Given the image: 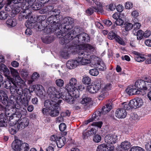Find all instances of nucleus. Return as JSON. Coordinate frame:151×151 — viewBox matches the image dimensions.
<instances>
[{
    "label": "nucleus",
    "instance_id": "obj_1",
    "mask_svg": "<svg viewBox=\"0 0 151 151\" xmlns=\"http://www.w3.org/2000/svg\"><path fill=\"white\" fill-rule=\"evenodd\" d=\"M52 15L47 18L46 22L43 21L39 24H37V27L40 30H43L44 31L46 34H49L52 32H55L57 35L58 36L61 33L62 31L59 30L60 27V23L59 22L58 18H59L60 17L57 16L55 17L54 14H51Z\"/></svg>",
    "mask_w": 151,
    "mask_h": 151
},
{
    "label": "nucleus",
    "instance_id": "obj_2",
    "mask_svg": "<svg viewBox=\"0 0 151 151\" xmlns=\"http://www.w3.org/2000/svg\"><path fill=\"white\" fill-rule=\"evenodd\" d=\"M77 81L76 78H72L69 80V83L66 84L65 88L68 92L72 93L73 96L77 98L79 96V92L77 89Z\"/></svg>",
    "mask_w": 151,
    "mask_h": 151
},
{
    "label": "nucleus",
    "instance_id": "obj_3",
    "mask_svg": "<svg viewBox=\"0 0 151 151\" xmlns=\"http://www.w3.org/2000/svg\"><path fill=\"white\" fill-rule=\"evenodd\" d=\"M63 23L60 25V27L59 30L58 31H59L61 30V33H60V35L61 36H63V34L65 32H68L73 27V19L69 17L65 18L63 20Z\"/></svg>",
    "mask_w": 151,
    "mask_h": 151
},
{
    "label": "nucleus",
    "instance_id": "obj_4",
    "mask_svg": "<svg viewBox=\"0 0 151 151\" xmlns=\"http://www.w3.org/2000/svg\"><path fill=\"white\" fill-rule=\"evenodd\" d=\"M73 39L74 44L77 46L76 47L79 48L80 45H83L82 44L83 43L89 41L90 38L87 34L83 32L77 35L76 37L73 36Z\"/></svg>",
    "mask_w": 151,
    "mask_h": 151
},
{
    "label": "nucleus",
    "instance_id": "obj_5",
    "mask_svg": "<svg viewBox=\"0 0 151 151\" xmlns=\"http://www.w3.org/2000/svg\"><path fill=\"white\" fill-rule=\"evenodd\" d=\"M79 56L77 58L79 65H85L91 63V60L89 58L90 55L85 53L83 51H80L78 52Z\"/></svg>",
    "mask_w": 151,
    "mask_h": 151
},
{
    "label": "nucleus",
    "instance_id": "obj_6",
    "mask_svg": "<svg viewBox=\"0 0 151 151\" xmlns=\"http://www.w3.org/2000/svg\"><path fill=\"white\" fill-rule=\"evenodd\" d=\"M66 90L64 88H60V98L65 101L68 103L72 104L74 103V99L71 94L70 92H66Z\"/></svg>",
    "mask_w": 151,
    "mask_h": 151
},
{
    "label": "nucleus",
    "instance_id": "obj_7",
    "mask_svg": "<svg viewBox=\"0 0 151 151\" xmlns=\"http://www.w3.org/2000/svg\"><path fill=\"white\" fill-rule=\"evenodd\" d=\"M47 93L50 99L57 100L58 99L60 98V88L58 90L55 87H50L47 90Z\"/></svg>",
    "mask_w": 151,
    "mask_h": 151
},
{
    "label": "nucleus",
    "instance_id": "obj_8",
    "mask_svg": "<svg viewBox=\"0 0 151 151\" xmlns=\"http://www.w3.org/2000/svg\"><path fill=\"white\" fill-rule=\"evenodd\" d=\"M17 97L12 95L9 98V100H7V103L5 105V109H7L8 110H13L14 108H16L17 105H18L17 104Z\"/></svg>",
    "mask_w": 151,
    "mask_h": 151
},
{
    "label": "nucleus",
    "instance_id": "obj_9",
    "mask_svg": "<svg viewBox=\"0 0 151 151\" xmlns=\"http://www.w3.org/2000/svg\"><path fill=\"white\" fill-rule=\"evenodd\" d=\"M101 79L98 80L96 83L87 86L88 90L91 93H97L101 87Z\"/></svg>",
    "mask_w": 151,
    "mask_h": 151
},
{
    "label": "nucleus",
    "instance_id": "obj_10",
    "mask_svg": "<svg viewBox=\"0 0 151 151\" xmlns=\"http://www.w3.org/2000/svg\"><path fill=\"white\" fill-rule=\"evenodd\" d=\"M19 119H16L17 123L16 124L15 127L18 130L23 129L28 126L29 124V120L27 118H23L21 120H19Z\"/></svg>",
    "mask_w": 151,
    "mask_h": 151
},
{
    "label": "nucleus",
    "instance_id": "obj_11",
    "mask_svg": "<svg viewBox=\"0 0 151 151\" xmlns=\"http://www.w3.org/2000/svg\"><path fill=\"white\" fill-rule=\"evenodd\" d=\"M19 107V106H17V107L14 108L12 111L15 112V113L13 114L14 117H17L18 119L20 118L22 115H26L27 113V111L25 109H22Z\"/></svg>",
    "mask_w": 151,
    "mask_h": 151
},
{
    "label": "nucleus",
    "instance_id": "obj_12",
    "mask_svg": "<svg viewBox=\"0 0 151 151\" xmlns=\"http://www.w3.org/2000/svg\"><path fill=\"white\" fill-rule=\"evenodd\" d=\"M111 85L110 83L107 84L102 89V91L98 96L99 99L102 100L109 95L108 91L111 90Z\"/></svg>",
    "mask_w": 151,
    "mask_h": 151
},
{
    "label": "nucleus",
    "instance_id": "obj_13",
    "mask_svg": "<svg viewBox=\"0 0 151 151\" xmlns=\"http://www.w3.org/2000/svg\"><path fill=\"white\" fill-rule=\"evenodd\" d=\"M112 103L110 101V102L107 103L105 106L103 107L101 109H100L96 111H98L99 112V115H98L97 117L99 118L102 114H105L109 112L112 108Z\"/></svg>",
    "mask_w": 151,
    "mask_h": 151
},
{
    "label": "nucleus",
    "instance_id": "obj_14",
    "mask_svg": "<svg viewBox=\"0 0 151 151\" xmlns=\"http://www.w3.org/2000/svg\"><path fill=\"white\" fill-rule=\"evenodd\" d=\"M105 142L109 144H113L118 141L117 135L115 134H109L107 135L104 137Z\"/></svg>",
    "mask_w": 151,
    "mask_h": 151
},
{
    "label": "nucleus",
    "instance_id": "obj_15",
    "mask_svg": "<svg viewBox=\"0 0 151 151\" xmlns=\"http://www.w3.org/2000/svg\"><path fill=\"white\" fill-rule=\"evenodd\" d=\"M94 47L88 44H85L83 45H80L79 50L80 51H83L85 53L89 54V53L94 51Z\"/></svg>",
    "mask_w": 151,
    "mask_h": 151
},
{
    "label": "nucleus",
    "instance_id": "obj_16",
    "mask_svg": "<svg viewBox=\"0 0 151 151\" xmlns=\"http://www.w3.org/2000/svg\"><path fill=\"white\" fill-rule=\"evenodd\" d=\"M56 35L57 37L60 38H61L60 43L62 45L64 44H67L69 42L73 39V36H71V35L70 34H68V33L64 36L63 35L61 36L60 35L58 36L57 35Z\"/></svg>",
    "mask_w": 151,
    "mask_h": 151
},
{
    "label": "nucleus",
    "instance_id": "obj_17",
    "mask_svg": "<svg viewBox=\"0 0 151 151\" xmlns=\"http://www.w3.org/2000/svg\"><path fill=\"white\" fill-rule=\"evenodd\" d=\"M125 91L129 95L140 94L141 93V91L137 89L134 85L128 86Z\"/></svg>",
    "mask_w": 151,
    "mask_h": 151
},
{
    "label": "nucleus",
    "instance_id": "obj_18",
    "mask_svg": "<svg viewBox=\"0 0 151 151\" xmlns=\"http://www.w3.org/2000/svg\"><path fill=\"white\" fill-rule=\"evenodd\" d=\"M10 92L12 94H14L16 92L21 96L23 94V89L20 86H17L15 84L13 83V85L10 88Z\"/></svg>",
    "mask_w": 151,
    "mask_h": 151
},
{
    "label": "nucleus",
    "instance_id": "obj_19",
    "mask_svg": "<svg viewBox=\"0 0 151 151\" xmlns=\"http://www.w3.org/2000/svg\"><path fill=\"white\" fill-rule=\"evenodd\" d=\"M57 100H54L53 99H50L46 100L44 103V106L46 108L51 110L54 106L56 105L58 103Z\"/></svg>",
    "mask_w": 151,
    "mask_h": 151
},
{
    "label": "nucleus",
    "instance_id": "obj_20",
    "mask_svg": "<svg viewBox=\"0 0 151 151\" xmlns=\"http://www.w3.org/2000/svg\"><path fill=\"white\" fill-rule=\"evenodd\" d=\"M146 83L144 81L142 80H137L135 83L134 85L136 88L138 90L139 89L144 91H149L146 88L147 86L146 85Z\"/></svg>",
    "mask_w": 151,
    "mask_h": 151
},
{
    "label": "nucleus",
    "instance_id": "obj_21",
    "mask_svg": "<svg viewBox=\"0 0 151 151\" xmlns=\"http://www.w3.org/2000/svg\"><path fill=\"white\" fill-rule=\"evenodd\" d=\"M46 8H47L49 12H50V14H54L55 17L57 16L60 17V11L58 9H54V6L52 5H50L46 6Z\"/></svg>",
    "mask_w": 151,
    "mask_h": 151
},
{
    "label": "nucleus",
    "instance_id": "obj_22",
    "mask_svg": "<svg viewBox=\"0 0 151 151\" xmlns=\"http://www.w3.org/2000/svg\"><path fill=\"white\" fill-rule=\"evenodd\" d=\"M114 150V147L111 146L103 144L99 145L97 147V151H112Z\"/></svg>",
    "mask_w": 151,
    "mask_h": 151
},
{
    "label": "nucleus",
    "instance_id": "obj_23",
    "mask_svg": "<svg viewBox=\"0 0 151 151\" xmlns=\"http://www.w3.org/2000/svg\"><path fill=\"white\" fill-rule=\"evenodd\" d=\"M126 111L122 108L118 109L115 113L116 116L119 118H124L127 115Z\"/></svg>",
    "mask_w": 151,
    "mask_h": 151
},
{
    "label": "nucleus",
    "instance_id": "obj_24",
    "mask_svg": "<svg viewBox=\"0 0 151 151\" xmlns=\"http://www.w3.org/2000/svg\"><path fill=\"white\" fill-rule=\"evenodd\" d=\"M8 117L4 114H0V127H6L7 125Z\"/></svg>",
    "mask_w": 151,
    "mask_h": 151
},
{
    "label": "nucleus",
    "instance_id": "obj_25",
    "mask_svg": "<svg viewBox=\"0 0 151 151\" xmlns=\"http://www.w3.org/2000/svg\"><path fill=\"white\" fill-rule=\"evenodd\" d=\"M79 65L77 59L76 60H68L66 63V66L69 69H73L76 68Z\"/></svg>",
    "mask_w": 151,
    "mask_h": 151
},
{
    "label": "nucleus",
    "instance_id": "obj_26",
    "mask_svg": "<svg viewBox=\"0 0 151 151\" xmlns=\"http://www.w3.org/2000/svg\"><path fill=\"white\" fill-rule=\"evenodd\" d=\"M22 143V142L20 140H15L12 144L11 147L12 149L14 151H19Z\"/></svg>",
    "mask_w": 151,
    "mask_h": 151
},
{
    "label": "nucleus",
    "instance_id": "obj_27",
    "mask_svg": "<svg viewBox=\"0 0 151 151\" xmlns=\"http://www.w3.org/2000/svg\"><path fill=\"white\" fill-rule=\"evenodd\" d=\"M81 103L83 104L84 106H88L92 104V99L89 97H87L84 95L82 97V100L81 101Z\"/></svg>",
    "mask_w": 151,
    "mask_h": 151
},
{
    "label": "nucleus",
    "instance_id": "obj_28",
    "mask_svg": "<svg viewBox=\"0 0 151 151\" xmlns=\"http://www.w3.org/2000/svg\"><path fill=\"white\" fill-rule=\"evenodd\" d=\"M59 104H58L51 109V110L50 112V115L52 117L58 116L59 114Z\"/></svg>",
    "mask_w": 151,
    "mask_h": 151
},
{
    "label": "nucleus",
    "instance_id": "obj_29",
    "mask_svg": "<svg viewBox=\"0 0 151 151\" xmlns=\"http://www.w3.org/2000/svg\"><path fill=\"white\" fill-rule=\"evenodd\" d=\"M95 3L96 6L93 7V8L95 10L94 12H96L98 14H103L104 10L102 4L97 1H95Z\"/></svg>",
    "mask_w": 151,
    "mask_h": 151
},
{
    "label": "nucleus",
    "instance_id": "obj_30",
    "mask_svg": "<svg viewBox=\"0 0 151 151\" xmlns=\"http://www.w3.org/2000/svg\"><path fill=\"white\" fill-rule=\"evenodd\" d=\"M65 142V138L64 137L62 136L59 137L56 142H54V144H56L58 147L61 148L64 145Z\"/></svg>",
    "mask_w": 151,
    "mask_h": 151
},
{
    "label": "nucleus",
    "instance_id": "obj_31",
    "mask_svg": "<svg viewBox=\"0 0 151 151\" xmlns=\"http://www.w3.org/2000/svg\"><path fill=\"white\" fill-rule=\"evenodd\" d=\"M6 77H7V78L9 80H7L5 81H4L2 85L3 86L6 88L7 89L9 88L10 89V88L12 86H11V83H12L13 85V83H15L13 81L12 78L8 76Z\"/></svg>",
    "mask_w": 151,
    "mask_h": 151
},
{
    "label": "nucleus",
    "instance_id": "obj_32",
    "mask_svg": "<svg viewBox=\"0 0 151 151\" xmlns=\"http://www.w3.org/2000/svg\"><path fill=\"white\" fill-rule=\"evenodd\" d=\"M0 71L1 72L3 73L5 76H7L10 73L9 69L5 65L3 64H0Z\"/></svg>",
    "mask_w": 151,
    "mask_h": 151
},
{
    "label": "nucleus",
    "instance_id": "obj_33",
    "mask_svg": "<svg viewBox=\"0 0 151 151\" xmlns=\"http://www.w3.org/2000/svg\"><path fill=\"white\" fill-rule=\"evenodd\" d=\"M53 38L52 36L50 35H46L41 38L42 41L47 44L51 43L53 40Z\"/></svg>",
    "mask_w": 151,
    "mask_h": 151
},
{
    "label": "nucleus",
    "instance_id": "obj_34",
    "mask_svg": "<svg viewBox=\"0 0 151 151\" xmlns=\"http://www.w3.org/2000/svg\"><path fill=\"white\" fill-rule=\"evenodd\" d=\"M10 70L11 74L14 78L15 80L16 81H17L19 80L20 77L19 75V73L17 70L12 68H10Z\"/></svg>",
    "mask_w": 151,
    "mask_h": 151
},
{
    "label": "nucleus",
    "instance_id": "obj_35",
    "mask_svg": "<svg viewBox=\"0 0 151 151\" xmlns=\"http://www.w3.org/2000/svg\"><path fill=\"white\" fill-rule=\"evenodd\" d=\"M99 113V112L98 111H95L93 115L92 118L86 122L85 124L87 125L89 122H92L93 121H96L99 120V118H98L97 116Z\"/></svg>",
    "mask_w": 151,
    "mask_h": 151
},
{
    "label": "nucleus",
    "instance_id": "obj_36",
    "mask_svg": "<svg viewBox=\"0 0 151 151\" xmlns=\"http://www.w3.org/2000/svg\"><path fill=\"white\" fill-rule=\"evenodd\" d=\"M11 2L15 4H18V6H23V9H24V6L26 5L27 0H11Z\"/></svg>",
    "mask_w": 151,
    "mask_h": 151
},
{
    "label": "nucleus",
    "instance_id": "obj_37",
    "mask_svg": "<svg viewBox=\"0 0 151 151\" xmlns=\"http://www.w3.org/2000/svg\"><path fill=\"white\" fill-rule=\"evenodd\" d=\"M144 81L146 83V85L147 87L145 88L147 89L148 90L151 89V77H146L144 78Z\"/></svg>",
    "mask_w": 151,
    "mask_h": 151
},
{
    "label": "nucleus",
    "instance_id": "obj_38",
    "mask_svg": "<svg viewBox=\"0 0 151 151\" xmlns=\"http://www.w3.org/2000/svg\"><path fill=\"white\" fill-rule=\"evenodd\" d=\"M131 146V144L127 141H125L122 143L121 148L125 150L129 149Z\"/></svg>",
    "mask_w": 151,
    "mask_h": 151
},
{
    "label": "nucleus",
    "instance_id": "obj_39",
    "mask_svg": "<svg viewBox=\"0 0 151 151\" xmlns=\"http://www.w3.org/2000/svg\"><path fill=\"white\" fill-rule=\"evenodd\" d=\"M96 66L99 70L101 71L105 70L106 68V66L104 63L100 61L98 62Z\"/></svg>",
    "mask_w": 151,
    "mask_h": 151
},
{
    "label": "nucleus",
    "instance_id": "obj_40",
    "mask_svg": "<svg viewBox=\"0 0 151 151\" xmlns=\"http://www.w3.org/2000/svg\"><path fill=\"white\" fill-rule=\"evenodd\" d=\"M29 145L26 143H22L19 151H28L29 149Z\"/></svg>",
    "mask_w": 151,
    "mask_h": 151
},
{
    "label": "nucleus",
    "instance_id": "obj_41",
    "mask_svg": "<svg viewBox=\"0 0 151 151\" xmlns=\"http://www.w3.org/2000/svg\"><path fill=\"white\" fill-rule=\"evenodd\" d=\"M44 5L38 1V2L33 4L31 6L34 10H38L41 9Z\"/></svg>",
    "mask_w": 151,
    "mask_h": 151
},
{
    "label": "nucleus",
    "instance_id": "obj_42",
    "mask_svg": "<svg viewBox=\"0 0 151 151\" xmlns=\"http://www.w3.org/2000/svg\"><path fill=\"white\" fill-rule=\"evenodd\" d=\"M6 24L9 26L14 27L16 24V22L14 19L10 18L8 19L6 21Z\"/></svg>",
    "mask_w": 151,
    "mask_h": 151
},
{
    "label": "nucleus",
    "instance_id": "obj_43",
    "mask_svg": "<svg viewBox=\"0 0 151 151\" xmlns=\"http://www.w3.org/2000/svg\"><path fill=\"white\" fill-rule=\"evenodd\" d=\"M82 81L85 84L89 85L91 83V78L88 76H85L83 78Z\"/></svg>",
    "mask_w": 151,
    "mask_h": 151
},
{
    "label": "nucleus",
    "instance_id": "obj_44",
    "mask_svg": "<svg viewBox=\"0 0 151 151\" xmlns=\"http://www.w3.org/2000/svg\"><path fill=\"white\" fill-rule=\"evenodd\" d=\"M61 55L64 58H68L69 57V54L68 53V50L65 49L60 52Z\"/></svg>",
    "mask_w": 151,
    "mask_h": 151
},
{
    "label": "nucleus",
    "instance_id": "obj_45",
    "mask_svg": "<svg viewBox=\"0 0 151 151\" xmlns=\"http://www.w3.org/2000/svg\"><path fill=\"white\" fill-rule=\"evenodd\" d=\"M80 29L77 27H76L72 30L70 31L68 33V34H70L71 36H75V35L77 34L80 32Z\"/></svg>",
    "mask_w": 151,
    "mask_h": 151
},
{
    "label": "nucleus",
    "instance_id": "obj_46",
    "mask_svg": "<svg viewBox=\"0 0 151 151\" xmlns=\"http://www.w3.org/2000/svg\"><path fill=\"white\" fill-rule=\"evenodd\" d=\"M32 87L33 89V91H35L37 93L38 91H39V90L42 89L43 87L40 85H33Z\"/></svg>",
    "mask_w": 151,
    "mask_h": 151
},
{
    "label": "nucleus",
    "instance_id": "obj_47",
    "mask_svg": "<svg viewBox=\"0 0 151 151\" xmlns=\"http://www.w3.org/2000/svg\"><path fill=\"white\" fill-rule=\"evenodd\" d=\"M7 99H8L7 96H5L3 95H0V101L2 102L3 105L5 106L7 103Z\"/></svg>",
    "mask_w": 151,
    "mask_h": 151
},
{
    "label": "nucleus",
    "instance_id": "obj_48",
    "mask_svg": "<svg viewBox=\"0 0 151 151\" xmlns=\"http://www.w3.org/2000/svg\"><path fill=\"white\" fill-rule=\"evenodd\" d=\"M55 83L57 86L62 87L63 86L64 83L63 80L60 78H59L55 80Z\"/></svg>",
    "mask_w": 151,
    "mask_h": 151
},
{
    "label": "nucleus",
    "instance_id": "obj_49",
    "mask_svg": "<svg viewBox=\"0 0 151 151\" xmlns=\"http://www.w3.org/2000/svg\"><path fill=\"white\" fill-rule=\"evenodd\" d=\"M124 25L125 29L127 31L131 29L133 26V24L130 23H125Z\"/></svg>",
    "mask_w": 151,
    "mask_h": 151
},
{
    "label": "nucleus",
    "instance_id": "obj_50",
    "mask_svg": "<svg viewBox=\"0 0 151 151\" xmlns=\"http://www.w3.org/2000/svg\"><path fill=\"white\" fill-rule=\"evenodd\" d=\"M129 103L130 106L131 107V109L138 108L137 105L136 104L137 103L135 99L130 100Z\"/></svg>",
    "mask_w": 151,
    "mask_h": 151
},
{
    "label": "nucleus",
    "instance_id": "obj_51",
    "mask_svg": "<svg viewBox=\"0 0 151 151\" xmlns=\"http://www.w3.org/2000/svg\"><path fill=\"white\" fill-rule=\"evenodd\" d=\"M117 36L116 34L113 32H109L108 35V37L110 40L115 39V40Z\"/></svg>",
    "mask_w": 151,
    "mask_h": 151
},
{
    "label": "nucleus",
    "instance_id": "obj_52",
    "mask_svg": "<svg viewBox=\"0 0 151 151\" xmlns=\"http://www.w3.org/2000/svg\"><path fill=\"white\" fill-rule=\"evenodd\" d=\"M135 99L138 108L140 107L143 104L142 100L140 98H137Z\"/></svg>",
    "mask_w": 151,
    "mask_h": 151
},
{
    "label": "nucleus",
    "instance_id": "obj_53",
    "mask_svg": "<svg viewBox=\"0 0 151 151\" xmlns=\"http://www.w3.org/2000/svg\"><path fill=\"white\" fill-rule=\"evenodd\" d=\"M122 108L126 111L129 110L131 109V107L129 105V103H127V102H124L122 104Z\"/></svg>",
    "mask_w": 151,
    "mask_h": 151
},
{
    "label": "nucleus",
    "instance_id": "obj_54",
    "mask_svg": "<svg viewBox=\"0 0 151 151\" xmlns=\"http://www.w3.org/2000/svg\"><path fill=\"white\" fill-rule=\"evenodd\" d=\"M90 74L92 76H97L99 72L97 69H91L89 72Z\"/></svg>",
    "mask_w": 151,
    "mask_h": 151
},
{
    "label": "nucleus",
    "instance_id": "obj_55",
    "mask_svg": "<svg viewBox=\"0 0 151 151\" xmlns=\"http://www.w3.org/2000/svg\"><path fill=\"white\" fill-rule=\"evenodd\" d=\"M18 6V7H14L12 11L13 13L14 14H17L19 13L21 9L22 8L23 6Z\"/></svg>",
    "mask_w": 151,
    "mask_h": 151
},
{
    "label": "nucleus",
    "instance_id": "obj_56",
    "mask_svg": "<svg viewBox=\"0 0 151 151\" xmlns=\"http://www.w3.org/2000/svg\"><path fill=\"white\" fill-rule=\"evenodd\" d=\"M8 17L7 14L4 11L0 12V19L1 20L6 19Z\"/></svg>",
    "mask_w": 151,
    "mask_h": 151
},
{
    "label": "nucleus",
    "instance_id": "obj_57",
    "mask_svg": "<svg viewBox=\"0 0 151 151\" xmlns=\"http://www.w3.org/2000/svg\"><path fill=\"white\" fill-rule=\"evenodd\" d=\"M144 36V32L142 30H138L137 33V38L138 40H141Z\"/></svg>",
    "mask_w": 151,
    "mask_h": 151
},
{
    "label": "nucleus",
    "instance_id": "obj_58",
    "mask_svg": "<svg viewBox=\"0 0 151 151\" xmlns=\"http://www.w3.org/2000/svg\"><path fill=\"white\" fill-rule=\"evenodd\" d=\"M134 59L135 60L139 62H142L145 60V58L144 57L139 55H137L135 56Z\"/></svg>",
    "mask_w": 151,
    "mask_h": 151
},
{
    "label": "nucleus",
    "instance_id": "obj_59",
    "mask_svg": "<svg viewBox=\"0 0 151 151\" xmlns=\"http://www.w3.org/2000/svg\"><path fill=\"white\" fill-rule=\"evenodd\" d=\"M115 40L120 44L124 45H125V43L123 40V39L119 36H118L116 38Z\"/></svg>",
    "mask_w": 151,
    "mask_h": 151
},
{
    "label": "nucleus",
    "instance_id": "obj_60",
    "mask_svg": "<svg viewBox=\"0 0 151 151\" xmlns=\"http://www.w3.org/2000/svg\"><path fill=\"white\" fill-rule=\"evenodd\" d=\"M40 77L39 74L37 73H34L31 76L32 80H30V82L32 83L35 80Z\"/></svg>",
    "mask_w": 151,
    "mask_h": 151
},
{
    "label": "nucleus",
    "instance_id": "obj_61",
    "mask_svg": "<svg viewBox=\"0 0 151 151\" xmlns=\"http://www.w3.org/2000/svg\"><path fill=\"white\" fill-rule=\"evenodd\" d=\"M93 139L94 142H99L101 139V136L98 134H96L94 137Z\"/></svg>",
    "mask_w": 151,
    "mask_h": 151
},
{
    "label": "nucleus",
    "instance_id": "obj_62",
    "mask_svg": "<svg viewBox=\"0 0 151 151\" xmlns=\"http://www.w3.org/2000/svg\"><path fill=\"white\" fill-rule=\"evenodd\" d=\"M59 128L61 131H64L66 128V126L64 123H61L59 125Z\"/></svg>",
    "mask_w": 151,
    "mask_h": 151
},
{
    "label": "nucleus",
    "instance_id": "obj_63",
    "mask_svg": "<svg viewBox=\"0 0 151 151\" xmlns=\"http://www.w3.org/2000/svg\"><path fill=\"white\" fill-rule=\"evenodd\" d=\"M115 23L117 25H121L124 23L123 20L120 18H118L115 21Z\"/></svg>",
    "mask_w": 151,
    "mask_h": 151
},
{
    "label": "nucleus",
    "instance_id": "obj_64",
    "mask_svg": "<svg viewBox=\"0 0 151 151\" xmlns=\"http://www.w3.org/2000/svg\"><path fill=\"white\" fill-rule=\"evenodd\" d=\"M94 11L93 7V8H90L86 10V12L88 15H90L93 14Z\"/></svg>",
    "mask_w": 151,
    "mask_h": 151
}]
</instances>
